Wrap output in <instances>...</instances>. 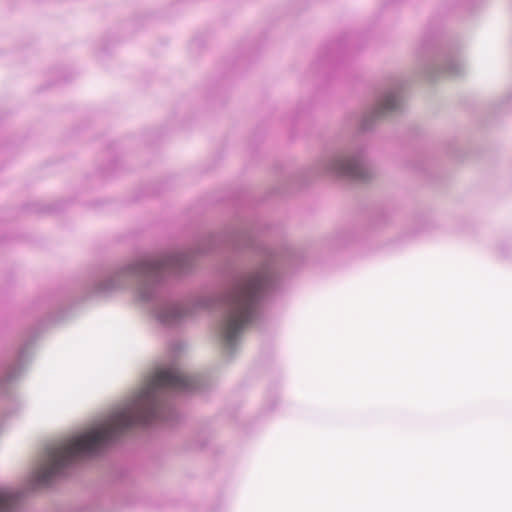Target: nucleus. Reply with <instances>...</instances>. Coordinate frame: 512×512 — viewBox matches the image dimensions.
Segmentation results:
<instances>
[{"mask_svg":"<svg viewBox=\"0 0 512 512\" xmlns=\"http://www.w3.org/2000/svg\"><path fill=\"white\" fill-rule=\"evenodd\" d=\"M193 388L194 380L177 369H158L133 402L115 410L96 427L48 447L46 457L36 471V480L48 484L66 465L77 458L93 455L129 428L151 422L157 413L156 394L159 390L188 391Z\"/></svg>","mask_w":512,"mask_h":512,"instance_id":"1","label":"nucleus"},{"mask_svg":"<svg viewBox=\"0 0 512 512\" xmlns=\"http://www.w3.org/2000/svg\"><path fill=\"white\" fill-rule=\"evenodd\" d=\"M264 279L253 275L240 280L227 297L228 315L222 326V336L232 344L254 318Z\"/></svg>","mask_w":512,"mask_h":512,"instance_id":"2","label":"nucleus"},{"mask_svg":"<svg viewBox=\"0 0 512 512\" xmlns=\"http://www.w3.org/2000/svg\"><path fill=\"white\" fill-rule=\"evenodd\" d=\"M337 169L341 174L348 175L354 178L361 177L362 168L360 165L351 160L340 161L338 163Z\"/></svg>","mask_w":512,"mask_h":512,"instance_id":"3","label":"nucleus"},{"mask_svg":"<svg viewBox=\"0 0 512 512\" xmlns=\"http://www.w3.org/2000/svg\"><path fill=\"white\" fill-rule=\"evenodd\" d=\"M17 497L7 490L0 489V512L10 511L16 504Z\"/></svg>","mask_w":512,"mask_h":512,"instance_id":"4","label":"nucleus"},{"mask_svg":"<svg viewBox=\"0 0 512 512\" xmlns=\"http://www.w3.org/2000/svg\"><path fill=\"white\" fill-rule=\"evenodd\" d=\"M397 107V99L393 95H389L385 98L382 104V111H391Z\"/></svg>","mask_w":512,"mask_h":512,"instance_id":"5","label":"nucleus"},{"mask_svg":"<svg viewBox=\"0 0 512 512\" xmlns=\"http://www.w3.org/2000/svg\"><path fill=\"white\" fill-rule=\"evenodd\" d=\"M162 264L158 261H148L140 264L138 270L141 272H148L159 269Z\"/></svg>","mask_w":512,"mask_h":512,"instance_id":"6","label":"nucleus"}]
</instances>
